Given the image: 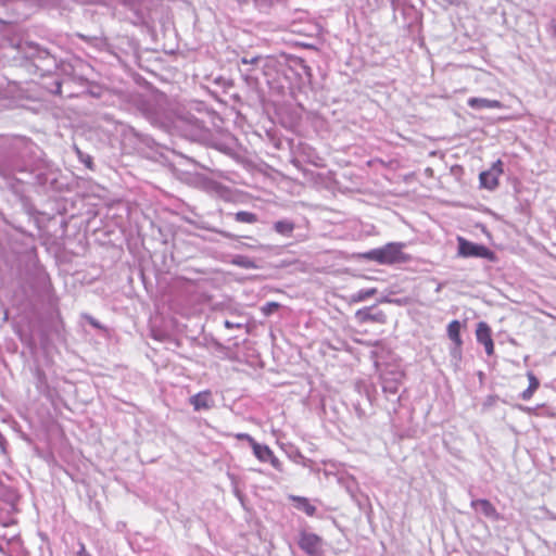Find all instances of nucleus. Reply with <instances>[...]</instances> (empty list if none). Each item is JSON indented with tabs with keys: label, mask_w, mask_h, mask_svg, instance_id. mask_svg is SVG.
Returning a JSON list of instances; mask_svg holds the SVG:
<instances>
[{
	"label": "nucleus",
	"mask_w": 556,
	"mask_h": 556,
	"mask_svg": "<svg viewBox=\"0 0 556 556\" xmlns=\"http://www.w3.org/2000/svg\"><path fill=\"white\" fill-rule=\"evenodd\" d=\"M404 248L403 242H389L381 248L359 254V257L380 265L404 264L412 260V256L404 252Z\"/></svg>",
	"instance_id": "1"
},
{
	"label": "nucleus",
	"mask_w": 556,
	"mask_h": 556,
	"mask_svg": "<svg viewBox=\"0 0 556 556\" xmlns=\"http://www.w3.org/2000/svg\"><path fill=\"white\" fill-rule=\"evenodd\" d=\"M458 256L462 257H481L491 262L496 260L495 253L483 244H477L463 237L457 238Z\"/></svg>",
	"instance_id": "2"
},
{
	"label": "nucleus",
	"mask_w": 556,
	"mask_h": 556,
	"mask_svg": "<svg viewBox=\"0 0 556 556\" xmlns=\"http://www.w3.org/2000/svg\"><path fill=\"white\" fill-rule=\"evenodd\" d=\"M321 544L323 539L319 535L305 531L301 532L299 546L308 555L314 556L318 554L320 552Z\"/></svg>",
	"instance_id": "3"
},
{
	"label": "nucleus",
	"mask_w": 556,
	"mask_h": 556,
	"mask_svg": "<svg viewBox=\"0 0 556 556\" xmlns=\"http://www.w3.org/2000/svg\"><path fill=\"white\" fill-rule=\"evenodd\" d=\"M476 338L477 341L484 346L485 353L489 356H492L494 354V342L492 339V330L491 327L484 323L480 321L477 325L476 329Z\"/></svg>",
	"instance_id": "4"
},
{
	"label": "nucleus",
	"mask_w": 556,
	"mask_h": 556,
	"mask_svg": "<svg viewBox=\"0 0 556 556\" xmlns=\"http://www.w3.org/2000/svg\"><path fill=\"white\" fill-rule=\"evenodd\" d=\"M194 410L210 409L213 406L212 393L208 390L192 395L189 400Z\"/></svg>",
	"instance_id": "5"
},
{
	"label": "nucleus",
	"mask_w": 556,
	"mask_h": 556,
	"mask_svg": "<svg viewBox=\"0 0 556 556\" xmlns=\"http://www.w3.org/2000/svg\"><path fill=\"white\" fill-rule=\"evenodd\" d=\"M471 507L475 509H479L488 518H491L494 520L500 519V515H498L495 506L489 500H485V498L473 500L471 502Z\"/></svg>",
	"instance_id": "6"
},
{
	"label": "nucleus",
	"mask_w": 556,
	"mask_h": 556,
	"mask_svg": "<svg viewBox=\"0 0 556 556\" xmlns=\"http://www.w3.org/2000/svg\"><path fill=\"white\" fill-rule=\"evenodd\" d=\"M471 109L483 110V109H502L503 104L498 100H489L484 98H469L467 101Z\"/></svg>",
	"instance_id": "7"
},
{
	"label": "nucleus",
	"mask_w": 556,
	"mask_h": 556,
	"mask_svg": "<svg viewBox=\"0 0 556 556\" xmlns=\"http://www.w3.org/2000/svg\"><path fill=\"white\" fill-rule=\"evenodd\" d=\"M289 498L294 503L295 508L303 510L307 516L313 517L316 514V507L307 497L290 495Z\"/></svg>",
	"instance_id": "8"
},
{
	"label": "nucleus",
	"mask_w": 556,
	"mask_h": 556,
	"mask_svg": "<svg viewBox=\"0 0 556 556\" xmlns=\"http://www.w3.org/2000/svg\"><path fill=\"white\" fill-rule=\"evenodd\" d=\"M460 323L458 320H452L448 325H447V337L450 338V340L455 344V346L457 349H460L462 345H463V340H462V337H460Z\"/></svg>",
	"instance_id": "9"
},
{
	"label": "nucleus",
	"mask_w": 556,
	"mask_h": 556,
	"mask_svg": "<svg viewBox=\"0 0 556 556\" xmlns=\"http://www.w3.org/2000/svg\"><path fill=\"white\" fill-rule=\"evenodd\" d=\"M479 180L481 187L489 190H494L500 184L498 179L494 175V172H491L490 169L482 172L479 176Z\"/></svg>",
	"instance_id": "10"
},
{
	"label": "nucleus",
	"mask_w": 556,
	"mask_h": 556,
	"mask_svg": "<svg viewBox=\"0 0 556 556\" xmlns=\"http://www.w3.org/2000/svg\"><path fill=\"white\" fill-rule=\"evenodd\" d=\"M253 450L254 456L263 463H266L270 456H273V451L267 445L260 444L255 441V443L251 446Z\"/></svg>",
	"instance_id": "11"
},
{
	"label": "nucleus",
	"mask_w": 556,
	"mask_h": 556,
	"mask_svg": "<svg viewBox=\"0 0 556 556\" xmlns=\"http://www.w3.org/2000/svg\"><path fill=\"white\" fill-rule=\"evenodd\" d=\"M527 377H528V380H529V386L528 388L521 393V397L522 400L525 401H528L532 397V395L534 394V392L538 390V388L540 387V382L538 380V378L534 376V374L532 371H529L527 374Z\"/></svg>",
	"instance_id": "12"
},
{
	"label": "nucleus",
	"mask_w": 556,
	"mask_h": 556,
	"mask_svg": "<svg viewBox=\"0 0 556 556\" xmlns=\"http://www.w3.org/2000/svg\"><path fill=\"white\" fill-rule=\"evenodd\" d=\"M274 229L283 236H290L294 230V224L290 220H278L274 225Z\"/></svg>",
	"instance_id": "13"
},
{
	"label": "nucleus",
	"mask_w": 556,
	"mask_h": 556,
	"mask_svg": "<svg viewBox=\"0 0 556 556\" xmlns=\"http://www.w3.org/2000/svg\"><path fill=\"white\" fill-rule=\"evenodd\" d=\"M231 263L233 265H237V266H239L241 268H245V269H254L257 267L255 262L252 258L244 256V255L235 256L232 258Z\"/></svg>",
	"instance_id": "14"
},
{
	"label": "nucleus",
	"mask_w": 556,
	"mask_h": 556,
	"mask_svg": "<svg viewBox=\"0 0 556 556\" xmlns=\"http://www.w3.org/2000/svg\"><path fill=\"white\" fill-rule=\"evenodd\" d=\"M235 219L239 223L254 224L257 222V216L251 212L239 211L235 214Z\"/></svg>",
	"instance_id": "15"
},
{
	"label": "nucleus",
	"mask_w": 556,
	"mask_h": 556,
	"mask_svg": "<svg viewBox=\"0 0 556 556\" xmlns=\"http://www.w3.org/2000/svg\"><path fill=\"white\" fill-rule=\"evenodd\" d=\"M377 293V289L370 288V289H363L359 290L357 293H355L352 296L353 302H362L365 301L371 296H374Z\"/></svg>",
	"instance_id": "16"
},
{
	"label": "nucleus",
	"mask_w": 556,
	"mask_h": 556,
	"mask_svg": "<svg viewBox=\"0 0 556 556\" xmlns=\"http://www.w3.org/2000/svg\"><path fill=\"white\" fill-rule=\"evenodd\" d=\"M279 308H280V304L279 303H277V302H267L265 305H263L261 307V312L265 316H269V315L274 314L275 312H277Z\"/></svg>",
	"instance_id": "17"
},
{
	"label": "nucleus",
	"mask_w": 556,
	"mask_h": 556,
	"mask_svg": "<svg viewBox=\"0 0 556 556\" xmlns=\"http://www.w3.org/2000/svg\"><path fill=\"white\" fill-rule=\"evenodd\" d=\"M491 172H494V175L496 176V178L498 179L500 176L503 174L504 169H503V162L501 160H497L496 162H494L490 168Z\"/></svg>",
	"instance_id": "18"
},
{
	"label": "nucleus",
	"mask_w": 556,
	"mask_h": 556,
	"mask_svg": "<svg viewBox=\"0 0 556 556\" xmlns=\"http://www.w3.org/2000/svg\"><path fill=\"white\" fill-rule=\"evenodd\" d=\"M491 172H494V175L496 176V178L498 179L500 176L503 174L504 169H503V162L501 160H497L496 162H494L490 168Z\"/></svg>",
	"instance_id": "19"
},
{
	"label": "nucleus",
	"mask_w": 556,
	"mask_h": 556,
	"mask_svg": "<svg viewBox=\"0 0 556 556\" xmlns=\"http://www.w3.org/2000/svg\"><path fill=\"white\" fill-rule=\"evenodd\" d=\"M235 437L237 440L247 441L250 444V446H252L255 443L254 438H252L248 433H237Z\"/></svg>",
	"instance_id": "20"
},
{
	"label": "nucleus",
	"mask_w": 556,
	"mask_h": 556,
	"mask_svg": "<svg viewBox=\"0 0 556 556\" xmlns=\"http://www.w3.org/2000/svg\"><path fill=\"white\" fill-rule=\"evenodd\" d=\"M270 463V465L276 468V469H279L280 468V460L275 456V454L273 453V456H270V458H268V460Z\"/></svg>",
	"instance_id": "21"
},
{
	"label": "nucleus",
	"mask_w": 556,
	"mask_h": 556,
	"mask_svg": "<svg viewBox=\"0 0 556 556\" xmlns=\"http://www.w3.org/2000/svg\"><path fill=\"white\" fill-rule=\"evenodd\" d=\"M258 59H260L258 56L252 58V59L242 58L241 62L243 64H255V63H257Z\"/></svg>",
	"instance_id": "22"
},
{
	"label": "nucleus",
	"mask_w": 556,
	"mask_h": 556,
	"mask_svg": "<svg viewBox=\"0 0 556 556\" xmlns=\"http://www.w3.org/2000/svg\"><path fill=\"white\" fill-rule=\"evenodd\" d=\"M88 321L89 324L94 327V328H99V329H102V326L99 324L98 320H96L93 317H88Z\"/></svg>",
	"instance_id": "23"
},
{
	"label": "nucleus",
	"mask_w": 556,
	"mask_h": 556,
	"mask_svg": "<svg viewBox=\"0 0 556 556\" xmlns=\"http://www.w3.org/2000/svg\"><path fill=\"white\" fill-rule=\"evenodd\" d=\"M356 316L359 317L362 320L372 319V317L369 315L363 316V313L361 311L357 312Z\"/></svg>",
	"instance_id": "24"
},
{
	"label": "nucleus",
	"mask_w": 556,
	"mask_h": 556,
	"mask_svg": "<svg viewBox=\"0 0 556 556\" xmlns=\"http://www.w3.org/2000/svg\"><path fill=\"white\" fill-rule=\"evenodd\" d=\"M86 165H87L90 169H92V168H93V162H92V157H91V156L88 159V161H86Z\"/></svg>",
	"instance_id": "25"
},
{
	"label": "nucleus",
	"mask_w": 556,
	"mask_h": 556,
	"mask_svg": "<svg viewBox=\"0 0 556 556\" xmlns=\"http://www.w3.org/2000/svg\"><path fill=\"white\" fill-rule=\"evenodd\" d=\"M552 30H553L554 36H556V24L553 25Z\"/></svg>",
	"instance_id": "26"
},
{
	"label": "nucleus",
	"mask_w": 556,
	"mask_h": 556,
	"mask_svg": "<svg viewBox=\"0 0 556 556\" xmlns=\"http://www.w3.org/2000/svg\"><path fill=\"white\" fill-rule=\"evenodd\" d=\"M225 325H226V327H227V328H230V327H231V325H230V323H229V321H226V323H225Z\"/></svg>",
	"instance_id": "27"
}]
</instances>
